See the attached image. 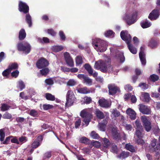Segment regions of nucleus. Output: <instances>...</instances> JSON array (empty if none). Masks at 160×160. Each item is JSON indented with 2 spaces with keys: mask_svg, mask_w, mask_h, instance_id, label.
Instances as JSON below:
<instances>
[{
  "mask_svg": "<svg viewBox=\"0 0 160 160\" xmlns=\"http://www.w3.org/2000/svg\"><path fill=\"white\" fill-rule=\"evenodd\" d=\"M18 10L19 12L26 14L25 21L28 24V26L31 27L32 25V22L31 17L29 13V6L25 2L20 1L18 3Z\"/></svg>",
  "mask_w": 160,
  "mask_h": 160,
  "instance_id": "1",
  "label": "nucleus"
},
{
  "mask_svg": "<svg viewBox=\"0 0 160 160\" xmlns=\"http://www.w3.org/2000/svg\"><path fill=\"white\" fill-rule=\"evenodd\" d=\"M94 67L96 69L100 70L103 73L106 72L108 69L112 71V68L111 65V59L109 58H108L107 61L100 60L96 62Z\"/></svg>",
  "mask_w": 160,
  "mask_h": 160,
  "instance_id": "2",
  "label": "nucleus"
},
{
  "mask_svg": "<svg viewBox=\"0 0 160 160\" xmlns=\"http://www.w3.org/2000/svg\"><path fill=\"white\" fill-rule=\"evenodd\" d=\"M92 45L95 49L100 52H105L107 49V42L104 41L98 38L92 40Z\"/></svg>",
  "mask_w": 160,
  "mask_h": 160,
  "instance_id": "3",
  "label": "nucleus"
},
{
  "mask_svg": "<svg viewBox=\"0 0 160 160\" xmlns=\"http://www.w3.org/2000/svg\"><path fill=\"white\" fill-rule=\"evenodd\" d=\"M80 116L83 118V121L85 123L86 126H87L92 118V115L86 109L82 110L80 113Z\"/></svg>",
  "mask_w": 160,
  "mask_h": 160,
  "instance_id": "4",
  "label": "nucleus"
},
{
  "mask_svg": "<svg viewBox=\"0 0 160 160\" xmlns=\"http://www.w3.org/2000/svg\"><path fill=\"white\" fill-rule=\"evenodd\" d=\"M66 102L65 103L66 107H69L73 105L75 101L76 100L73 92L71 90L67 92L66 96Z\"/></svg>",
  "mask_w": 160,
  "mask_h": 160,
  "instance_id": "5",
  "label": "nucleus"
},
{
  "mask_svg": "<svg viewBox=\"0 0 160 160\" xmlns=\"http://www.w3.org/2000/svg\"><path fill=\"white\" fill-rule=\"evenodd\" d=\"M141 119L145 129L148 132H149L152 128L151 123L150 121L145 116H142Z\"/></svg>",
  "mask_w": 160,
  "mask_h": 160,
  "instance_id": "6",
  "label": "nucleus"
},
{
  "mask_svg": "<svg viewBox=\"0 0 160 160\" xmlns=\"http://www.w3.org/2000/svg\"><path fill=\"white\" fill-rule=\"evenodd\" d=\"M17 49L19 51H22L27 54L29 53L31 51V47L29 44L24 45L22 42L18 43L17 46Z\"/></svg>",
  "mask_w": 160,
  "mask_h": 160,
  "instance_id": "7",
  "label": "nucleus"
},
{
  "mask_svg": "<svg viewBox=\"0 0 160 160\" xmlns=\"http://www.w3.org/2000/svg\"><path fill=\"white\" fill-rule=\"evenodd\" d=\"M138 13L136 12H134L132 15H126V21L127 24L129 25L134 23L136 21V18Z\"/></svg>",
  "mask_w": 160,
  "mask_h": 160,
  "instance_id": "8",
  "label": "nucleus"
},
{
  "mask_svg": "<svg viewBox=\"0 0 160 160\" xmlns=\"http://www.w3.org/2000/svg\"><path fill=\"white\" fill-rule=\"evenodd\" d=\"M120 36L122 40L126 41L127 44L131 42L132 37L127 31H122L120 33Z\"/></svg>",
  "mask_w": 160,
  "mask_h": 160,
  "instance_id": "9",
  "label": "nucleus"
},
{
  "mask_svg": "<svg viewBox=\"0 0 160 160\" xmlns=\"http://www.w3.org/2000/svg\"><path fill=\"white\" fill-rule=\"evenodd\" d=\"M109 94L110 95H113L118 92H120V88L115 84H111L108 85Z\"/></svg>",
  "mask_w": 160,
  "mask_h": 160,
  "instance_id": "10",
  "label": "nucleus"
},
{
  "mask_svg": "<svg viewBox=\"0 0 160 160\" xmlns=\"http://www.w3.org/2000/svg\"><path fill=\"white\" fill-rule=\"evenodd\" d=\"M49 62L45 58H42L39 59L37 62L36 65L39 69L45 68L48 66Z\"/></svg>",
  "mask_w": 160,
  "mask_h": 160,
  "instance_id": "11",
  "label": "nucleus"
},
{
  "mask_svg": "<svg viewBox=\"0 0 160 160\" xmlns=\"http://www.w3.org/2000/svg\"><path fill=\"white\" fill-rule=\"evenodd\" d=\"M64 55L65 62L68 66L70 67H73L74 62L69 53L68 52H65L64 53Z\"/></svg>",
  "mask_w": 160,
  "mask_h": 160,
  "instance_id": "12",
  "label": "nucleus"
},
{
  "mask_svg": "<svg viewBox=\"0 0 160 160\" xmlns=\"http://www.w3.org/2000/svg\"><path fill=\"white\" fill-rule=\"evenodd\" d=\"M157 142V140L155 138L151 141L149 146V149L152 152L156 151L160 148L158 145H156Z\"/></svg>",
  "mask_w": 160,
  "mask_h": 160,
  "instance_id": "13",
  "label": "nucleus"
},
{
  "mask_svg": "<svg viewBox=\"0 0 160 160\" xmlns=\"http://www.w3.org/2000/svg\"><path fill=\"white\" fill-rule=\"evenodd\" d=\"M159 15V10L154 9L149 14L148 18L151 20H155L158 18Z\"/></svg>",
  "mask_w": 160,
  "mask_h": 160,
  "instance_id": "14",
  "label": "nucleus"
},
{
  "mask_svg": "<svg viewBox=\"0 0 160 160\" xmlns=\"http://www.w3.org/2000/svg\"><path fill=\"white\" fill-rule=\"evenodd\" d=\"M139 110L140 112L143 114H149L151 113V110L147 106L142 104L139 105Z\"/></svg>",
  "mask_w": 160,
  "mask_h": 160,
  "instance_id": "15",
  "label": "nucleus"
},
{
  "mask_svg": "<svg viewBox=\"0 0 160 160\" xmlns=\"http://www.w3.org/2000/svg\"><path fill=\"white\" fill-rule=\"evenodd\" d=\"M99 105L102 107L108 108L110 106L108 101L104 98H102L98 100Z\"/></svg>",
  "mask_w": 160,
  "mask_h": 160,
  "instance_id": "16",
  "label": "nucleus"
},
{
  "mask_svg": "<svg viewBox=\"0 0 160 160\" xmlns=\"http://www.w3.org/2000/svg\"><path fill=\"white\" fill-rule=\"evenodd\" d=\"M112 132L113 139L116 140H119L121 139L120 133L118 132L116 128H113L112 129Z\"/></svg>",
  "mask_w": 160,
  "mask_h": 160,
  "instance_id": "17",
  "label": "nucleus"
},
{
  "mask_svg": "<svg viewBox=\"0 0 160 160\" xmlns=\"http://www.w3.org/2000/svg\"><path fill=\"white\" fill-rule=\"evenodd\" d=\"M126 113L132 120H134L136 118V113L131 108H128L127 109Z\"/></svg>",
  "mask_w": 160,
  "mask_h": 160,
  "instance_id": "18",
  "label": "nucleus"
},
{
  "mask_svg": "<svg viewBox=\"0 0 160 160\" xmlns=\"http://www.w3.org/2000/svg\"><path fill=\"white\" fill-rule=\"evenodd\" d=\"M78 92L82 94H87L92 92V91L88 89L87 87H84L82 88H79L77 90Z\"/></svg>",
  "mask_w": 160,
  "mask_h": 160,
  "instance_id": "19",
  "label": "nucleus"
},
{
  "mask_svg": "<svg viewBox=\"0 0 160 160\" xmlns=\"http://www.w3.org/2000/svg\"><path fill=\"white\" fill-rule=\"evenodd\" d=\"M26 36V33L25 30L23 29H21L19 33L18 38L19 40H22L24 39Z\"/></svg>",
  "mask_w": 160,
  "mask_h": 160,
  "instance_id": "20",
  "label": "nucleus"
},
{
  "mask_svg": "<svg viewBox=\"0 0 160 160\" xmlns=\"http://www.w3.org/2000/svg\"><path fill=\"white\" fill-rule=\"evenodd\" d=\"M158 42L156 39L152 38L149 41L148 46L151 48H156L158 45Z\"/></svg>",
  "mask_w": 160,
  "mask_h": 160,
  "instance_id": "21",
  "label": "nucleus"
},
{
  "mask_svg": "<svg viewBox=\"0 0 160 160\" xmlns=\"http://www.w3.org/2000/svg\"><path fill=\"white\" fill-rule=\"evenodd\" d=\"M11 106L6 103H2L1 104L0 110L1 111L4 112L9 110Z\"/></svg>",
  "mask_w": 160,
  "mask_h": 160,
  "instance_id": "22",
  "label": "nucleus"
},
{
  "mask_svg": "<svg viewBox=\"0 0 160 160\" xmlns=\"http://www.w3.org/2000/svg\"><path fill=\"white\" fill-rule=\"evenodd\" d=\"M126 148L132 152H136V149L134 147L131 145L130 143L126 144L125 145Z\"/></svg>",
  "mask_w": 160,
  "mask_h": 160,
  "instance_id": "23",
  "label": "nucleus"
},
{
  "mask_svg": "<svg viewBox=\"0 0 160 160\" xmlns=\"http://www.w3.org/2000/svg\"><path fill=\"white\" fill-rule=\"evenodd\" d=\"M129 155V152L124 151H122L121 153L119 154L118 156V157L119 158L124 159L127 158Z\"/></svg>",
  "mask_w": 160,
  "mask_h": 160,
  "instance_id": "24",
  "label": "nucleus"
},
{
  "mask_svg": "<svg viewBox=\"0 0 160 160\" xmlns=\"http://www.w3.org/2000/svg\"><path fill=\"white\" fill-rule=\"evenodd\" d=\"M89 74H92L93 72V70L90 65L88 63L85 64L83 66Z\"/></svg>",
  "mask_w": 160,
  "mask_h": 160,
  "instance_id": "25",
  "label": "nucleus"
},
{
  "mask_svg": "<svg viewBox=\"0 0 160 160\" xmlns=\"http://www.w3.org/2000/svg\"><path fill=\"white\" fill-rule=\"evenodd\" d=\"M18 66L16 62L12 63L10 64L8 67V68L11 71L12 70L18 69Z\"/></svg>",
  "mask_w": 160,
  "mask_h": 160,
  "instance_id": "26",
  "label": "nucleus"
},
{
  "mask_svg": "<svg viewBox=\"0 0 160 160\" xmlns=\"http://www.w3.org/2000/svg\"><path fill=\"white\" fill-rule=\"evenodd\" d=\"M128 48L130 52L133 54H135L137 52V50L136 48L134 47L133 45L130 43L127 44Z\"/></svg>",
  "mask_w": 160,
  "mask_h": 160,
  "instance_id": "27",
  "label": "nucleus"
},
{
  "mask_svg": "<svg viewBox=\"0 0 160 160\" xmlns=\"http://www.w3.org/2000/svg\"><path fill=\"white\" fill-rule=\"evenodd\" d=\"M95 114L97 118L100 119H101L104 118V116L103 113L99 109H97Z\"/></svg>",
  "mask_w": 160,
  "mask_h": 160,
  "instance_id": "28",
  "label": "nucleus"
},
{
  "mask_svg": "<svg viewBox=\"0 0 160 160\" xmlns=\"http://www.w3.org/2000/svg\"><path fill=\"white\" fill-rule=\"evenodd\" d=\"M139 57L142 65L145 66L146 63V55H142L141 53L139 55Z\"/></svg>",
  "mask_w": 160,
  "mask_h": 160,
  "instance_id": "29",
  "label": "nucleus"
},
{
  "mask_svg": "<svg viewBox=\"0 0 160 160\" xmlns=\"http://www.w3.org/2000/svg\"><path fill=\"white\" fill-rule=\"evenodd\" d=\"M45 97L48 100L53 101L55 100V96L50 93H46L45 94Z\"/></svg>",
  "mask_w": 160,
  "mask_h": 160,
  "instance_id": "30",
  "label": "nucleus"
},
{
  "mask_svg": "<svg viewBox=\"0 0 160 160\" xmlns=\"http://www.w3.org/2000/svg\"><path fill=\"white\" fill-rule=\"evenodd\" d=\"M83 82L84 83H85L89 86H91L92 84V80L87 76H86Z\"/></svg>",
  "mask_w": 160,
  "mask_h": 160,
  "instance_id": "31",
  "label": "nucleus"
},
{
  "mask_svg": "<svg viewBox=\"0 0 160 160\" xmlns=\"http://www.w3.org/2000/svg\"><path fill=\"white\" fill-rule=\"evenodd\" d=\"M142 97L143 98V101L148 102L149 101L150 97L148 93L144 92L142 94Z\"/></svg>",
  "mask_w": 160,
  "mask_h": 160,
  "instance_id": "32",
  "label": "nucleus"
},
{
  "mask_svg": "<svg viewBox=\"0 0 160 160\" xmlns=\"http://www.w3.org/2000/svg\"><path fill=\"white\" fill-rule=\"evenodd\" d=\"M79 141L81 143L87 144L89 143L90 140L85 137H82L80 138Z\"/></svg>",
  "mask_w": 160,
  "mask_h": 160,
  "instance_id": "33",
  "label": "nucleus"
},
{
  "mask_svg": "<svg viewBox=\"0 0 160 160\" xmlns=\"http://www.w3.org/2000/svg\"><path fill=\"white\" fill-rule=\"evenodd\" d=\"M49 70L48 68H44L40 70V72L42 75L46 76L48 73Z\"/></svg>",
  "mask_w": 160,
  "mask_h": 160,
  "instance_id": "34",
  "label": "nucleus"
},
{
  "mask_svg": "<svg viewBox=\"0 0 160 160\" xmlns=\"http://www.w3.org/2000/svg\"><path fill=\"white\" fill-rule=\"evenodd\" d=\"M142 27L143 28H145L150 27L151 24L150 22H148L147 21H145L141 22L140 23Z\"/></svg>",
  "mask_w": 160,
  "mask_h": 160,
  "instance_id": "35",
  "label": "nucleus"
},
{
  "mask_svg": "<svg viewBox=\"0 0 160 160\" xmlns=\"http://www.w3.org/2000/svg\"><path fill=\"white\" fill-rule=\"evenodd\" d=\"M4 128L0 129V140L1 141H3L5 137V132Z\"/></svg>",
  "mask_w": 160,
  "mask_h": 160,
  "instance_id": "36",
  "label": "nucleus"
},
{
  "mask_svg": "<svg viewBox=\"0 0 160 160\" xmlns=\"http://www.w3.org/2000/svg\"><path fill=\"white\" fill-rule=\"evenodd\" d=\"M90 136L92 138L94 139H98L100 138V136L95 131H92L90 133Z\"/></svg>",
  "mask_w": 160,
  "mask_h": 160,
  "instance_id": "37",
  "label": "nucleus"
},
{
  "mask_svg": "<svg viewBox=\"0 0 160 160\" xmlns=\"http://www.w3.org/2000/svg\"><path fill=\"white\" fill-rule=\"evenodd\" d=\"M135 123L136 127V129H143V127L141 125L139 120L137 119L135 121Z\"/></svg>",
  "mask_w": 160,
  "mask_h": 160,
  "instance_id": "38",
  "label": "nucleus"
},
{
  "mask_svg": "<svg viewBox=\"0 0 160 160\" xmlns=\"http://www.w3.org/2000/svg\"><path fill=\"white\" fill-rule=\"evenodd\" d=\"M149 78L151 81L154 82L158 81L159 79V77L157 75L153 74L150 76Z\"/></svg>",
  "mask_w": 160,
  "mask_h": 160,
  "instance_id": "39",
  "label": "nucleus"
},
{
  "mask_svg": "<svg viewBox=\"0 0 160 160\" xmlns=\"http://www.w3.org/2000/svg\"><path fill=\"white\" fill-rule=\"evenodd\" d=\"M25 85L24 82L22 81H19L18 82L17 87L20 89V90L22 91L25 88Z\"/></svg>",
  "mask_w": 160,
  "mask_h": 160,
  "instance_id": "40",
  "label": "nucleus"
},
{
  "mask_svg": "<svg viewBox=\"0 0 160 160\" xmlns=\"http://www.w3.org/2000/svg\"><path fill=\"white\" fill-rule=\"evenodd\" d=\"M52 152L51 151H48L46 152L44 154L43 159H45L50 158L52 156Z\"/></svg>",
  "mask_w": 160,
  "mask_h": 160,
  "instance_id": "41",
  "label": "nucleus"
},
{
  "mask_svg": "<svg viewBox=\"0 0 160 160\" xmlns=\"http://www.w3.org/2000/svg\"><path fill=\"white\" fill-rule=\"evenodd\" d=\"M143 129H136V135L138 137V138H142L143 135L142 134V131Z\"/></svg>",
  "mask_w": 160,
  "mask_h": 160,
  "instance_id": "42",
  "label": "nucleus"
},
{
  "mask_svg": "<svg viewBox=\"0 0 160 160\" xmlns=\"http://www.w3.org/2000/svg\"><path fill=\"white\" fill-rule=\"evenodd\" d=\"M115 33L111 30H109L107 31L105 33V36L106 37H113Z\"/></svg>",
  "mask_w": 160,
  "mask_h": 160,
  "instance_id": "43",
  "label": "nucleus"
},
{
  "mask_svg": "<svg viewBox=\"0 0 160 160\" xmlns=\"http://www.w3.org/2000/svg\"><path fill=\"white\" fill-rule=\"evenodd\" d=\"M42 108L44 110H48V109L52 108H53V106L52 105L46 104L42 105Z\"/></svg>",
  "mask_w": 160,
  "mask_h": 160,
  "instance_id": "44",
  "label": "nucleus"
},
{
  "mask_svg": "<svg viewBox=\"0 0 160 160\" xmlns=\"http://www.w3.org/2000/svg\"><path fill=\"white\" fill-rule=\"evenodd\" d=\"M103 144L104 147L108 148L110 145V143L109 140L106 138L103 139Z\"/></svg>",
  "mask_w": 160,
  "mask_h": 160,
  "instance_id": "45",
  "label": "nucleus"
},
{
  "mask_svg": "<svg viewBox=\"0 0 160 160\" xmlns=\"http://www.w3.org/2000/svg\"><path fill=\"white\" fill-rule=\"evenodd\" d=\"M29 114L33 117H38V112L34 109L31 110Z\"/></svg>",
  "mask_w": 160,
  "mask_h": 160,
  "instance_id": "46",
  "label": "nucleus"
},
{
  "mask_svg": "<svg viewBox=\"0 0 160 160\" xmlns=\"http://www.w3.org/2000/svg\"><path fill=\"white\" fill-rule=\"evenodd\" d=\"M2 118L4 119H10L12 118V115L10 113L6 112L3 115Z\"/></svg>",
  "mask_w": 160,
  "mask_h": 160,
  "instance_id": "47",
  "label": "nucleus"
},
{
  "mask_svg": "<svg viewBox=\"0 0 160 160\" xmlns=\"http://www.w3.org/2000/svg\"><path fill=\"white\" fill-rule=\"evenodd\" d=\"M76 84V82L73 79H70L67 82V85L73 86Z\"/></svg>",
  "mask_w": 160,
  "mask_h": 160,
  "instance_id": "48",
  "label": "nucleus"
},
{
  "mask_svg": "<svg viewBox=\"0 0 160 160\" xmlns=\"http://www.w3.org/2000/svg\"><path fill=\"white\" fill-rule=\"evenodd\" d=\"M138 86L141 87L142 89L143 90H146L148 88V85L145 83H140L139 84Z\"/></svg>",
  "mask_w": 160,
  "mask_h": 160,
  "instance_id": "49",
  "label": "nucleus"
},
{
  "mask_svg": "<svg viewBox=\"0 0 160 160\" xmlns=\"http://www.w3.org/2000/svg\"><path fill=\"white\" fill-rule=\"evenodd\" d=\"M76 63L77 64H81L83 62L82 58L81 56H78L76 59Z\"/></svg>",
  "mask_w": 160,
  "mask_h": 160,
  "instance_id": "50",
  "label": "nucleus"
},
{
  "mask_svg": "<svg viewBox=\"0 0 160 160\" xmlns=\"http://www.w3.org/2000/svg\"><path fill=\"white\" fill-rule=\"evenodd\" d=\"M11 71L8 68L2 72V75L4 77H8L11 73Z\"/></svg>",
  "mask_w": 160,
  "mask_h": 160,
  "instance_id": "51",
  "label": "nucleus"
},
{
  "mask_svg": "<svg viewBox=\"0 0 160 160\" xmlns=\"http://www.w3.org/2000/svg\"><path fill=\"white\" fill-rule=\"evenodd\" d=\"M19 74V71L18 70H16L11 73V76L12 77L16 78L18 76Z\"/></svg>",
  "mask_w": 160,
  "mask_h": 160,
  "instance_id": "52",
  "label": "nucleus"
},
{
  "mask_svg": "<svg viewBox=\"0 0 160 160\" xmlns=\"http://www.w3.org/2000/svg\"><path fill=\"white\" fill-rule=\"evenodd\" d=\"M112 114L115 117H117L120 116V112L116 108L113 109Z\"/></svg>",
  "mask_w": 160,
  "mask_h": 160,
  "instance_id": "53",
  "label": "nucleus"
},
{
  "mask_svg": "<svg viewBox=\"0 0 160 160\" xmlns=\"http://www.w3.org/2000/svg\"><path fill=\"white\" fill-rule=\"evenodd\" d=\"M40 145V143L36 140L32 144L31 146L32 148H37Z\"/></svg>",
  "mask_w": 160,
  "mask_h": 160,
  "instance_id": "54",
  "label": "nucleus"
},
{
  "mask_svg": "<svg viewBox=\"0 0 160 160\" xmlns=\"http://www.w3.org/2000/svg\"><path fill=\"white\" fill-rule=\"evenodd\" d=\"M63 48V47L60 46H55L53 47L54 50L56 52L61 51Z\"/></svg>",
  "mask_w": 160,
  "mask_h": 160,
  "instance_id": "55",
  "label": "nucleus"
},
{
  "mask_svg": "<svg viewBox=\"0 0 160 160\" xmlns=\"http://www.w3.org/2000/svg\"><path fill=\"white\" fill-rule=\"evenodd\" d=\"M47 32L48 34H50L52 36H55L56 34V32L52 29H48Z\"/></svg>",
  "mask_w": 160,
  "mask_h": 160,
  "instance_id": "56",
  "label": "nucleus"
},
{
  "mask_svg": "<svg viewBox=\"0 0 160 160\" xmlns=\"http://www.w3.org/2000/svg\"><path fill=\"white\" fill-rule=\"evenodd\" d=\"M45 82L46 84L50 85H52L54 83L53 80L51 78L46 79Z\"/></svg>",
  "mask_w": 160,
  "mask_h": 160,
  "instance_id": "57",
  "label": "nucleus"
},
{
  "mask_svg": "<svg viewBox=\"0 0 160 160\" xmlns=\"http://www.w3.org/2000/svg\"><path fill=\"white\" fill-rule=\"evenodd\" d=\"M83 152L84 154H89L91 152L90 149L88 148H83L81 149Z\"/></svg>",
  "mask_w": 160,
  "mask_h": 160,
  "instance_id": "58",
  "label": "nucleus"
},
{
  "mask_svg": "<svg viewBox=\"0 0 160 160\" xmlns=\"http://www.w3.org/2000/svg\"><path fill=\"white\" fill-rule=\"evenodd\" d=\"M138 138L136 140V142L139 145H141L142 146L143 145L145 142L144 140L141 138Z\"/></svg>",
  "mask_w": 160,
  "mask_h": 160,
  "instance_id": "59",
  "label": "nucleus"
},
{
  "mask_svg": "<svg viewBox=\"0 0 160 160\" xmlns=\"http://www.w3.org/2000/svg\"><path fill=\"white\" fill-rule=\"evenodd\" d=\"M29 94H30V96L32 98V99L34 101H35V99H33L32 98V96L33 95H35L36 94V92L33 90H31L29 91Z\"/></svg>",
  "mask_w": 160,
  "mask_h": 160,
  "instance_id": "60",
  "label": "nucleus"
},
{
  "mask_svg": "<svg viewBox=\"0 0 160 160\" xmlns=\"http://www.w3.org/2000/svg\"><path fill=\"white\" fill-rule=\"evenodd\" d=\"M84 99L85 101V102L87 104H89L91 102L92 98L90 97H85L84 98Z\"/></svg>",
  "mask_w": 160,
  "mask_h": 160,
  "instance_id": "61",
  "label": "nucleus"
},
{
  "mask_svg": "<svg viewBox=\"0 0 160 160\" xmlns=\"http://www.w3.org/2000/svg\"><path fill=\"white\" fill-rule=\"evenodd\" d=\"M59 35L61 39L62 40H65L66 38V37L62 31H60L59 32Z\"/></svg>",
  "mask_w": 160,
  "mask_h": 160,
  "instance_id": "62",
  "label": "nucleus"
},
{
  "mask_svg": "<svg viewBox=\"0 0 160 160\" xmlns=\"http://www.w3.org/2000/svg\"><path fill=\"white\" fill-rule=\"evenodd\" d=\"M39 42L41 43H42L43 42L44 43H48L49 42V39L47 37L43 38L42 39H40L39 40Z\"/></svg>",
  "mask_w": 160,
  "mask_h": 160,
  "instance_id": "63",
  "label": "nucleus"
},
{
  "mask_svg": "<svg viewBox=\"0 0 160 160\" xmlns=\"http://www.w3.org/2000/svg\"><path fill=\"white\" fill-rule=\"evenodd\" d=\"M81 120L80 119H78L75 122V127L76 128H78L81 124Z\"/></svg>",
  "mask_w": 160,
  "mask_h": 160,
  "instance_id": "64",
  "label": "nucleus"
}]
</instances>
